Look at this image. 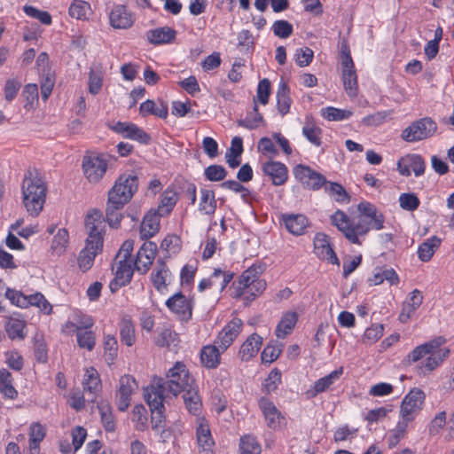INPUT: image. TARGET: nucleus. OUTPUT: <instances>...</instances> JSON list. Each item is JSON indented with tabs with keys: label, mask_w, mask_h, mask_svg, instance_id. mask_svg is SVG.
Instances as JSON below:
<instances>
[{
	"label": "nucleus",
	"mask_w": 454,
	"mask_h": 454,
	"mask_svg": "<svg viewBox=\"0 0 454 454\" xmlns=\"http://www.w3.org/2000/svg\"><path fill=\"white\" fill-rule=\"evenodd\" d=\"M167 379L165 380L162 378H154L151 385L144 389L145 399L152 411L153 428L162 427L166 384L169 392L177 395L194 383V380L190 375L186 365L182 362H176L168 370Z\"/></svg>",
	"instance_id": "1"
},
{
	"label": "nucleus",
	"mask_w": 454,
	"mask_h": 454,
	"mask_svg": "<svg viewBox=\"0 0 454 454\" xmlns=\"http://www.w3.org/2000/svg\"><path fill=\"white\" fill-rule=\"evenodd\" d=\"M100 218L101 214L94 210L88 214L85 219L88 238L86 239L85 247L80 252L77 260L78 266L83 272H86L92 267L95 257L101 253L103 248L104 239L98 229V225L101 224Z\"/></svg>",
	"instance_id": "2"
},
{
	"label": "nucleus",
	"mask_w": 454,
	"mask_h": 454,
	"mask_svg": "<svg viewBox=\"0 0 454 454\" xmlns=\"http://www.w3.org/2000/svg\"><path fill=\"white\" fill-rule=\"evenodd\" d=\"M263 270L261 265L253 264L239 277L238 281L234 282L235 288L234 297L244 299L247 304L262 292L266 288L265 280L260 278Z\"/></svg>",
	"instance_id": "3"
},
{
	"label": "nucleus",
	"mask_w": 454,
	"mask_h": 454,
	"mask_svg": "<svg viewBox=\"0 0 454 454\" xmlns=\"http://www.w3.org/2000/svg\"><path fill=\"white\" fill-rule=\"evenodd\" d=\"M331 222L352 244L360 245L361 241L359 240V237L365 236L370 230H373L372 220L368 221V218L363 217L359 214L356 218L350 220L349 217L340 210H337L331 216Z\"/></svg>",
	"instance_id": "4"
},
{
	"label": "nucleus",
	"mask_w": 454,
	"mask_h": 454,
	"mask_svg": "<svg viewBox=\"0 0 454 454\" xmlns=\"http://www.w3.org/2000/svg\"><path fill=\"white\" fill-rule=\"evenodd\" d=\"M138 187L137 176L131 174H122L116 180L114 185L108 192L109 200L116 205H125L128 203Z\"/></svg>",
	"instance_id": "5"
},
{
	"label": "nucleus",
	"mask_w": 454,
	"mask_h": 454,
	"mask_svg": "<svg viewBox=\"0 0 454 454\" xmlns=\"http://www.w3.org/2000/svg\"><path fill=\"white\" fill-rule=\"evenodd\" d=\"M437 131V123L430 117L414 121L401 134L403 140L414 143L433 137Z\"/></svg>",
	"instance_id": "6"
},
{
	"label": "nucleus",
	"mask_w": 454,
	"mask_h": 454,
	"mask_svg": "<svg viewBox=\"0 0 454 454\" xmlns=\"http://www.w3.org/2000/svg\"><path fill=\"white\" fill-rule=\"evenodd\" d=\"M109 156L103 153H90L82 158V170L90 183H98L105 176L108 168Z\"/></svg>",
	"instance_id": "7"
},
{
	"label": "nucleus",
	"mask_w": 454,
	"mask_h": 454,
	"mask_svg": "<svg viewBox=\"0 0 454 454\" xmlns=\"http://www.w3.org/2000/svg\"><path fill=\"white\" fill-rule=\"evenodd\" d=\"M134 263L132 261H125V259H114L113 270H114V278L109 284L112 293H115L120 287L129 285L132 279L134 272Z\"/></svg>",
	"instance_id": "8"
},
{
	"label": "nucleus",
	"mask_w": 454,
	"mask_h": 454,
	"mask_svg": "<svg viewBox=\"0 0 454 454\" xmlns=\"http://www.w3.org/2000/svg\"><path fill=\"white\" fill-rule=\"evenodd\" d=\"M294 175L301 185L309 190H319L326 184V179L323 175L302 164H299L294 168Z\"/></svg>",
	"instance_id": "9"
},
{
	"label": "nucleus",
	"mask_w": 454,
	"mask_h": 454,
	"mask_svg": "<svg viewBox=\"0 0 454 454\" xmlns=\"http://www.w3.org/2000/svg\"><path fill=\"white\" fill-rule=\"evenodd\" d=\"M425 394L419 388L411 389L401 404V416L406 421H412L415 415L422 409Z\"/></svg>",
	"instance_id": "10"
},
{
	"label": "nucleus",
	"mask_w": 454,
	"mask_h": 454,
	"mask_svg": "<svg viewBox=\"0 0 454 454\" xmlns=\"http://www.w3.org/2000/svg\"><path fill=\"white\" fill-rule=\"evenodd\" d=\"M23 197L46 198L47 187L37 173L27 171L21 185Z\"/></svg>",
	"instance_id": "11"
},
{
	"label": "nucleus",
	"mask_w": 454,
	"mask_h": 454,
	"mask_svg": "<svg viewBox=\"0 0 454 454\" xmlns=\"http://www.w3.org/2000/svg\"><path fill=\"white\" fill-rule=\"evenodd\" d=\"M425 168V160L419 154H407L397 162V170L404 176H411V172L419 176L424 174Z\"/></svg>",
	"instance_id": "12"
},
{
	"label": "nucleus",
	"mask_w": 454,
	"mask_h": 454,
	"mask_svg": "<svg viewBox=\"0 0 454 454\" xmlns=\"http://www.w3.org/2000/svg\"><path fill=\"white\" fill-rule=\"evenodd\" d=\"M314 253L321 260L332 264H340V261L330 243V238L325 233H317L314 238Z\"/></svg>",
	"instance_id": "13"
},
{
	"label": "nucleus",
	"mask_w": 454,
	"mask_h": 454,
	"mask_svg": "<svg viewBox=\"0 0 454 454\" xmlns=\"http://www.w3.org/2000/svg\"><path fill=\"white\" fill-rule=\"evenodd\" d=\"M343 71L342 81L344 89L350 98H355L357 95L358 85L357 76L354 68V62L348 52L342 60Z\"/></svg>",
	"instance_id": "14"
},
{
	"label": "nucleus",
	"mask_w": 454,
	"mask_h": 454,
	"mask_svg": "<svg viewBox=\"0 0 454 454\" xmlns=\"http://www.w3.org/2000/svg\"><path fill=\"white\" fill-rule=\"evenodd\" d=\"M93 324V320L88 317L82 325H76L74 323H68L67 325V326L70 325L75 329L78 346L89 351H91L96 345L95 333L90 330Z\"/></svg>",
	"instance_id": "15"
},
{
	"label": "nucleus",
	"mask_w": 454,
	"mask_h": 454,
	"mask_svg": "<svg viewBox=\"0 0 454 454\" xmlns=\"http://www.w3.org/2000/svg\"><path fill=\"white\" fill-rule=\"evenodd\" d=\"M242 321L239 318L231 320L219 333L215 343L218 345L221 351H225L239 334L242 328Z\"/></svg>",
	"instance_id": "16"
},
{
	"label": "nucleus",
	"mask_w": 454,
	"mask_h": 454,
	"mask_svg": "<svg viewBox=\"0 0 454 454\" xmlns=\"http://www.w3.org/2000/svg\"><path fill=\"white\" fill-rule=\"evenodd\" d=\"M137 388L136 380L130 375H123L120 379V386L117 393V408L120 411H125L130 402V395Z\"/></svg>",
	"instance_id": "17"
},
{
	"label": "nucleus",
	"mask_w": 454,
	"mask_h": 454,
	"mask_svg": "<svg viewBox=\"0 0 454 454\" xmlns=\"http://www.w3.org/2000/svg\"><path fill=\"white\" fill-rule=\"evenodd\" d=\"M166 306L173 313L178 315L183 320H189L192 315V301L188 300L181 292L175 294L166 301Z\"/></svg>",
	"instance_id": "18"
},
{
	"label": "nucleus",
	"mask_w": 454,
	"mask_h": 454,
	"mask_svg": "<svg viewBox=\"0 0 454 454\" xmlns=\"http://www.w3.org/2000/svg\"><path fill=\"white\" fill-rule=\"evenodd\" d=\"M110 25L115 29H128L135 22V17L127 6L118 4L113 7L109 14Z\"/></svg>",
	"instance_id": "19"
},
{
	"label": "nucleus",
	"mask_w": 454,
	"mask_h": 454,
	"mask_svg": "<svg viewBox=\"0 0 454 454\" xmlns=\"http://www.w3.org/2000/svg\"><path fill=\"white\" fill-rule=\"evenodd\" d=\"M157 246L154 242H145L137 252L136 261L133 262L137 271L145 273L155 258Z\"/></svg>",
	"instance_id": "20"
},
{
	"label": "nucleus",
	"mask_w": 454,
	"mask_h": 454,
	"mask_svg": "<svg viewBox=\"0 0 454 454\" xmlns=\"http://www.w3.org/2000/svg\"><path fill=\"white\" fill-rule=\"evenodd\" d=\"M262 171L270 177L272 184L277 186L284 184L288 177L286 166L279 161H268L264 163Z\"/></svg>",
	"instance_id": "21"
},
{
	"label": "nucleus",
	"mask_w": 454,
	"mask_h": 454,
	"mask_svg": "<svg viewBox=\"0 0 454 454\" xmlns=\"http://www.w3.org/2000/svg\"><path fill=\"white\" fill-rule=\"evenodd\" d=\"M160 216L157 211H150L144 216L140 227V237L142 239L146 240L158 233Z\"/></svg>",
	"instance_id": "22"
},
{
	"label": "nucleus",
	"mask_w": 454,
	"mask_h": 454,
	"mask_svg": "<svg viewBox=\"0 0 454 454\" xmlns=\"http://www.w3.org/2000/svg\"><path fill=\"white\" fill-rule=\"evenodd\" d=\"M446 340L442 337H436L424 344L416 347L408 355V361L410 363H416L423 358L425 356L434 351V348L442 347L445 343Z\"/></svg>",
	"instance_id": "23"
},
{
	"label": "nucleus",
	"mask_w": 454,
	"mask_h": 454,
	"mask_svg": "<svg viewBox=\"0 0 454 454\" xmlns=\"http://www.w3.org/2000/svg\"><path fill=\"white\" fill-rule=\"evenodd\" d=\"M260 408L265 417L267 426L271 429H277L280 427L281 421L284 418L274 405L272 402L266 398L260 400Z\"/></svg>",
	"instance_id": "24"
},
{
	"label": "nucleus",
	"mask_w": 454,
	"mask_h": 454,
	"mask_svg": "<svg viewBox=\"0 0 454 454\" xmlns=\"http://www.w3.org/2000/svg\"><path fill=\"white\" fill-rule=\"evenodd\" d=\"M357 210L363 217L371 218L373 230L379 231L383 228L384 215L373 204L363 201L358 204Z\"/></svg>",
	"instance_id": "25"
},
{
	"label": "nucleus",
	"mask_w": 454,
	"mask_h": 454,
	"mask_svg": "<svg viewBox=\"0 0 454 454\" xmlns=\"http://www.w3.org/2000/svg\"><path fill=\"white\" fill-rule=\"evenodd\" d=\"M343 373V368L340 367L333 371L328 375L317 380L311 389L307 391V395L310 397L316 396L317 394L323 393L327 390Z\"/></svg>",
	"instance_id": "26"
},
{
	"label": "nucleus",
	"mask_w": 454,
	"mask_h": 454,
	"mask_svg": "<svg viewBox=\"0 0 454 454\" xmlns=\"http://www.w3.org/2000/svg\"><path fill=\"white\" fill-rule=\"evenodd\" d=\"M262 344V338L257 333L251 334L241 345L239 356L242 361H248L255 356Z\"/></svg>",
	"instance_id": "27"
},
{
	"label": "nucleus",
	"mask_w": 454,
	"mask_h": 454,
	"mask_svg": "<svg viewBox=\"0 0 454 454\" xmlns=\"http://www.w3.org/2000/svg\"><path fill=\"white\" fill-rule=\"evenodd\" d=\"M139 113L143 117L149 114L155 115L161 119H166L168 114V107L167 103L159 100L158 103L153 100H146L140 105Z\"/></svg>",
	"instance_id": "28"
},
{
	"label": "nucleus",
	"mask_w": 454,
	"mask_h": 454,
	"mask_svg": "<svg viewBox=\"0 0 454 454\" xmlns=\"http://www.w3.org/2000/svg\"><path fill=\"white\" fill-rule=\"evenodd\" d=\"M450 349L447 348H434L433 352H430L427 357L423 366L421 367L422 372L427 374L437 368L442 361L448 357Z\"/></svg>",
	"instance_id": "29"
},
{
	"label": "nucleus",
	"mask_w": 454,
	"mask_h": 454,
	"mask_svg": "<svg viewBox=\"0 0 454 454\" xmlns=\"http://www.w3.org/2000/svg\"><path fill=\"white\" fill-rule=\"evenodd\" d=\"M298 321V314L294 311H287L283 314L276 327V336L284 339L289 335L295 327Z\"/></svg>",
	"instance_id": "30"
},
{
	"label": "nucleus",
	"mask_w": 454,
	"mask_h": 454,
	"mask_svg": "<svg viewBox=\"0 0 454 454\" xmlns=\"http://www.w3.org/2000/svg\"><path fill=\"white\" fill-rule=\"evenodd\" d=\"M223 351L214 342V345L203 347L200 352V360L202 364L208 369H215L220 364V355Z\"/></svg>",
	"instance_id": "31"
},
{
	"label": "nucleus",
	"mask_w": 454,
	"mask_h": 454,
	"mask_svg": "<svg viewBox=\"0 0 454 454\" xmlns=\"http://www.w3.org/2000/svg\"><path fill=\"white\" fill-rule=\"evenodd\" d=\"M183 392L184 403L187 411L192 415H199L202 408V403L199 395L198 387L192 385Z\"/></svg>",
	"instance_id": "32"
},
{
	"label": "nucleus",
	"mask_w": 454,
	"mask_h": 454,
	"mask_svg": "<svg viewBox=\"0 0 454 454\" xmlns=\"http://www.w3.org/2000/svg\"><path fill=\"white\" fill-rule=\"evenodd\" d=\"M283 221L289 232L294 235H301L309 225V220L304 215H286Z\"/></svg>",
	"instance_id": "33"
},
{
	"label": "nucleus",
	"mask_w": 454,
	"mask_h": 454,
	"mask_svg": "<svg viewBox=\"0 0 454 454\" xmlns=\"http://www.w3.org/2000/svg\"><path fill=\"white\" fill-rule=\"evenodd\" d=\"M243 153V140L240 137H235L231 140V147L226 151L225 159L231 168H238L241 163Z\"/></svg>",
	"instance_id": "34"
},
{
	"label": "nucleus",
	"mask_w": 454,
	"mask_h": 454,
	"mask_svg": "<svg viewBox=\"0 0 454 454\" xmlns=\"http://www.w3.org/2000/svg\"><path fill=\"white\" fill-rule=\"evenodd\" d=\"M169 275L170 272L166 263L162 260H158L151 275L153 285L157 291L161 292L167 287V278Z\"/></svg>",
	"instance_id": "35"
},
{
	"label": "nucleus",
	"mask_w": 454,
	"mask_h": 454,
	"mask_svg": "<svg viewBox=\"0 0 454 454\" xmlns=\"http://www.w3.org/2000/svg\"><path fill=\"white\" fill-rule=\"evenodd\" d=\"M146 36L153 44L168 43L175 39L176 31L168 27H163L149 30Z\"/></svg>",
	"instance_id": "36"
},
{
	"label": "nucleus",
	"mask_w": 454,
	"mask_h": 454,
	"mask_svg": "<svg viewBox=\"0 0 454 454\" xmlns=\"http://www.w3.org/2000/svg\"><path fill=\"white\" fill-rule=\"evenodd\" d=\"M82 385L84 391L91 394L92 395H95L100 389L101 380L98 372L95 368L90 367L86 370ZM93 397L94 396H92L91 401H93Z\"/></svg>",
	"instance_id": "37"
},
{
	"label": "nucleus",
	"mask_w": 454,
	"mask_h": 454,
	"mask_svg": "<svg viewBox=\"0 0 454 454\" xmlns=\"http://www.w3.org/2000/svg\"><path fill=\"white\" fill-rule=\"evenodd\" d=\"M276 97L278 110L284 116L289 112L292 103L290 90L286 82L279 83Z\"/></svg>",
	"instance_id": "38"
},
{
	"label": "nucleus",
	"mask_w": 454,
	"mask_h": 454,
	"mask_svg": "<svg viewBox=\"0 0 454 454\" xmlns=\"http://www.w3.org/2000/svg\"><path fill=\"white\" fill-rule=\"evenodd\" d=\"M197 440L200 448V452L202 454H208L214 445V441L211 436L208 426L200 424L197 428Z\"/></svg>",
	"instance_id": "39"
},
{
	"label": "nucleus",
	"mask_w": 454,
	"mask_h": 454,
	"mask_svg": "<svg viewBox=\"0 0 454 454\" xmlns=\"http://www.w3.org/2000/svg\"><path fill=\"white\" fill-rule=\"evenodd\" d=\"M68 243L69 235L67 231L65 228H60L57 231L52 239L51 249L57 255H61L65 253Z\"/></svg>",
	"instance_id": "40"
},
{
	"label": "nucleus",
	"mask_w": 454,
	"mask_h": 454,
	"mask_svg": "<svg viewBox=\"0 0 454 454\" xmlns=\"http://www.w3.org/2000/svg\"><path fill=\"white\" fill-rule=\"evenodd\" d=\"M97 407L105 430L107 432H114L115 430V421L110 404L106 402H100L98 403Z\"/></svg>",
	"instance_id": "41"
},
{
	"label": "nucleus",
	"mask_w": 454,
	"mask_h": 454,
	"mask_svg": "<svg viewBox=\"0 0 454 454\" xmlns=\"http://www.w3.org/2000/svg\"><path fill=\"white\" fill-rule=\"evenodd\" d=\"M440 244L441 239L436 236H433L432 238L427 239L419 247V258L423 262H428Z\"/></svg>",
	"instance_id": "42"
},
{
	"label": "nucleus",
	"mask_w": 454,
	"mask_h": 454,
	"mask_svg": "<svg viewBox=\"0 0 454 454\" xmlns=\"http://www.w3.org/2000/svg\"><path fill=\"white\" fill-rule=\"evenodd\" d=\"M200 195L199 209L206 215H213L216 209L215 192L211 190L201 189Z\"/></svg>",
	"instance_id": "43"
},
{
	"label": "nucleus",
	"mask_w": 454,
	"mask_h": 454,
	"mask_svg": "<svg viewBox=\"0 0 454 454\" xmlns=\"http://www.w3.org/2000/svg\"><path fill=\"white\" fill-rule=\"evenodd\" d=\"M44 436L45 430L42 425L36 423L30 427L29 450L31 454H37L39 452V444L43 440Z\"/></svg>",
	"instance_id": "44"
},
{
	"label": "nucleus",
	"mask_w": 454,
	"mask_h": 454,
	"mask_svg": "<svg viewBox=\"0 0 454 454\" xmlns=\"http://www.w3.org/2000/svg\"><path fill=\"white\" fill-rule=\"evenodd\" d=\"M177 201V195L173 191H165L161 194V200L160 203L158 207L157 212L161 216L168 215L172 209L174 208L175 205Z\"/></svg>",
	"instance_id": "45"
},
{
	"label": "nucleus",
	"mask_w": 454,
	"mask_h": 454,
	"mask_svg": "<svg viewBox=\"0 0 454 454\" xmlns=\"http://www.w3.org/2000/svg\"><path fill=\"white\" fill-rule=\"evenodd\" d=\"M120 336L121 340L130 347L135 342V329L132 321L129 318L124 317L120 324Z\"/></svg>",
	"instance_id": "46"
},
{
	"label": "nucleus",
	"mask_w": 454,
	"mask_h": 454,
	"mask_svg": "<svg viewBox=\"0 0 454 454\" xmlns=\"http://www.w3.org/2000/svg\"><path fill=\"white\" fill-rule=\"evenodd\" d=\"M263 121L262 114L258 111V106L254 103L253 110L247 114L245 119L238 121V125L248 129H254Z\"/></svg>",
	"instance_id": "47"
},
{
	"label": "nucleus",
	"mask_w": 454,
	"mask_h": 454,
	"mask_svg": "<svg viewBox=\"0 0 454 454\" xmlns=\"http://www.w3.org/2000/svg\"><path fill=\"white\" fill-rule=\"evenodd\" d=\"M283 344L278 342L269 343L262 350L261 358L263 364H271L282 353Z\"/></svg>",
	"instance_id": "48"
},
{
	"label": "nucleus",
	"mask_w": 454,
	"mask_h": 454,
	"mask_svg": "<svg viewBox=\"0 0 454 454\" xmlns=\"http://www.w3.org/2000/svg\"><path fill=\"white\" fill-rule=\"evenodd\" d=\"M124 205H116L108 200L106 210V221L111 227L117 228L122 218L120 210Z\"/></svg>",
	"instance_id": "49"
},
{
	"label": "nucleus",
	"mask_w": 454,
	"mask_h": 454,
	"mask_svg": "<svg viewBox=\"0 0 454 454\" xmlns=\"http://www.w3.org/2000/svg\"><path fill=\"white\" fill-rule=\"evenodd\" d=\"M25 322L17 318H10L6 324V333L11 339L23 340Z\"/></svg>",
	"instance_id": "50"
},
{
	"label": "nucleus",
	"mask_w": 454,
	"mask_h": 454,
	"mask_svg": "<svg viewBox=\"0 0 454 454\" xmlns=\"http://www.w3.org/2000/svg\"><path fill=\"white\" fill-rule=\"evenodd\" d=\"M90 11L89 3L82 0H74L69 7V15L77 20H85Z\"/></svg>",
	"instance_id": "51"
},
{
	"label": "nucleus",
	"mask_w": 454,
	"mask_h": 454,
	"mask_svg": "<svg viewBox=\"0 0 454 454\" xmlns=\"http://www.w3.org/2000/svg\"><path fill=\"white\" fill-rule=\"evenodd\" d=\"M46 198L23 197V204L29 215L37 216L43 210Z\"/></svg>",
	"instance_id": "52"
},
{
	"label": "nucleus",
	"mask_w": 454,
	"mask_h": 454,
	"mask_svg": "<svg viewBox=\"0 0 454 454\" xmlns=\"http://www.w3.org/2000/svg\"><path fill=\"white\" fill-rule=\"evenodd\" d=\"M325 185V190L329 193L330 196L333 197L338 202L348 201L349 197L343 188V186L338 183L327 182Z\"/></svg>",
	"instance_id": "53"
},
{
	"label": "nucleus",
	"mask_w": 454,
	"mask_h": 454,
	"mask_svg": "<svg viewBox=\"0 0 454 454\" xmlns=\"http://www.w3.org/2000/svg\"><path fill=\"white\" fill-rule=\"evenodd\" d=\"M240 452L241 454H260L261 445L257 440L252 435H245L240 439Z\"/></svg>",
	"instance_id": "54"
},
{
	"label": "nucleus",
	"mask_w": 454,
	"mask_h": 454,
	"mask_svg": "<svg viewBox=\"0 0 454 454\" xmlns=\"http://www.w3.org/2000/svg\"><path fill=\"white\" fill-rule=\"evenodd\" d=\"M27 307L36 306L45 314H51L52 307L41 293L27 295Z\"/></svg>",
	"instance_id": "55"
},
{
	"label": "nucleus",
	"mask_w": 454,
	"mask_h": 454,
	"mask_svg": "<svg viewBox=\"0 0 454 454\" xmlns=\"http://www.w3.org/2000/svg\"><path fill=\"white\" fill-rule=\"evenodd\" d=\"M303 136L314 145H321L322 129L313 123H306L302 128Z\"/></svg>",
	"instance_id": "56"
},
{
	"label": "nucleus",
	"mask_w": 454,
	"mask_h": 454,
	"mask_svg": "<svg viewBox=\"0 0 454 454\" xmlns=\"http://www.w3.org/2000/svg\"><path fill=\"white\" fill-rule=\"evenodd\" d=\"M105 357L108 364H112L118 352L117 340L113 335H106L104 340Z\"/></svg>",
	"instance_id": "57"
},
{
	"label": "nucleus",
	"mask_w": 454,
	"mask_h": 454,
	"mask_svg": "<svg viewBox=\"0 0 454 454\" xmlns=\"http://www.w3.org/2000/svg\"><path fill=\"white\" fill-rule=\"evenodd\" d=\"M353 113L349 110H343L328 106L322 109V115L328 121H342L348 119Z\"/></svg>",
	"instance_id": "58"
},
{
	"label": "nucleus",
	"mask_w": 454,
	"mask_h": 454,
	"mask_svg": "<svg viewBox=\"0 0 454 454\" xmlns=\"http://www.w3.org/2000/svg\"><path fill=\"white\" fill-rule=\"evenodd\" d=\"M271 29L276 36L282 39L288 38L294 32L293 25L285 20H276Z\"/></svg>",
	"instance_id": "59"
},
{
	"label": "nucleus",
	"mask_w": 454,
	"mask_h": 454,
	"mask_svg": "<svg viewBox=\"0 0 454 454\" xmlns=\"http://www.w3.org/2000/svg\"><path fill=\"white\" fill-rule=\"evenodd\" d=\"M137 125L131 122L117 121L109 125V128L117 134L121 135L124 138L131 139Z\"/></svg>",
	"instance_id": "60"
},
{
	"label": "nucleus",
	"mask_w": 454,
	"mask_h": 454,
	"mask_svg": "<svg viewBox=\"0 0 454 454\" xmlns=\"http://www.w3.org/2000/svg\"><path fill=\"white\" fill-rule=\"evenodd\" d=\"M177 342V334L169 328H164L156 339V344L159 347L176 346Z\"/></svg>",
	"instance_id": "61"
},
{
	"label": "nucleus",
	"mask_w": 454,
	"mask_h": 454,
	"mask_svg": "<svg viewBox=\"0 0 454 454\" xmlns=\"http://www.w3.org/2000/svg\"><path fill=\"white\" fill-rule=\"evenodd\" d=\"M204 175L208 181L218 182L226 177L227 171L223 166L215 164L206 168Z\"/></svg>",
	"instance_id": "62"
},
{
	"label": "nucleus",
	"mask_w": 454,
	"mask_h": 454,
	"mask_svg": "<svg viewBox=\"0 0 454 454\" xmlns=\"http://www.w3.org/2000/svg\"><path fill=\"white\" fill-rule=\"evenodd\" d=\"M400 207L407 211L416 210L419 204V199L414 193H402L399 197Z\"/></svg>",
	"instance_id": "63"
},
{
	"label": "nucleus",
	"mask_w": 454,
	"mask_h": 454,
	"mask_svg": "<svg viewBox=\"0 0 454 454\" xmlns=\"http://www.w3.org/2000/svg\"><path fill=\"white\" fill-rule=\"evenodd\" d=\"M160 247L168 254H176L181 248V239L176 235H168L161 242Z\"/></svg>",
	"instance_id": "64"
}]
</instances>
